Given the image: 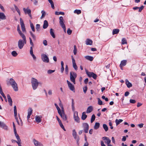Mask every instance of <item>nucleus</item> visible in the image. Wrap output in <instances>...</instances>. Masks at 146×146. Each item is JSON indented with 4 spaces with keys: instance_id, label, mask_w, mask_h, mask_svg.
Here are the masks:
<instances>
[{
    "instance_id": "f257e3e1",
    "label": "nucleus",
    "mask_w": 146,
    "mask_h": 146,
    "mask_svg": "<svg viewBox=\"0 0 146 146\" xmlns=\"http://www.w3.org/2000/svg\"><path fill=\"white\" fill-rule=\"evenodd\" d=\"M9 82L14 90L15 91H18V89L17 84L15 80L13 78H11L9 80Z\"/></svg>"
},
{
    "instance_id": "f03ea898",
    "label": "nucleus",
    "mask_w": 146,
    "mask_h": 146,
    "mask_svg": "<svg viewBox=\"0 0 146 146\" xmlns=\"http://www.w3.org/2000/svg\"><path fill=\"white\" fill-rule=\"evenodd\" d=\"M31 82L33 89L36 90L39 84L38 80L36 79L32 78L31 79Z\"/></svg>"
},
{
    "instance_id": "7ed1b4c3",
    "label": "nucleus",
    "mask_w": 146,
    "mask_h": 146,
    "mask_svg": "<svg viewBox=\"0 0 146 146\" xmlns=\"http://www.w3.org/2000/svg\"><path fill=\"white\" fill-rule=\"evenodd\" d=\"M77 77V74L74 72L72 71L70 73V81L72 82L74 84H76L75 79Z\"/></svg>"
},
{
    "instance_id": "20e7f679",
    "label": "nucleus",
    "mask_w": 146,
    "mask_h": 146,
    "mask_svg": "<svg viewBox=\"0 0 146 146\" xmlns=\"http://www.w3.org/2000/svg\"><path fill=\"white\" fill-rule=\"evenodd\" d=\"M59 23L60 26L63 29L64 32H66V27L64 23V20L63 17L62 16L60 17L59 18Z\"/></svg>"
},
{
    "instance_id": "39448f33",
    "label": "nucleus",
    "mask_w": 146,
    "mask_h": 146,
    "mask_svg": "<svg viewBox=\"0 0 146 146\" xmlns=\"http://www.w3.org/2000/svg\"><path fill=\"white\" fill-rule=\"evenodd\" d=\"M26 42L27 40L20 39L18 42V46L19 48H22L25 44L26 43Z\"/></svg>"
},
{
    "instance_id": "423d86ee",
    "label": "nucleus",
    "mask_w": 146,
    "mask_h": 146,
    "mask_svg": "<svg viewBox=\"0 0 146 146\" xmlns=\"http://www.w3.org/2000/svg\"><path fill=\"white\" fill-rule=\"evenodd\" d=\"M86 74L89 77H92L94 79H96L97 76L96 74L92 72H88L87 70H86Z\"/></svg>"
},
{
    "instance_id": "0eeeda50",
    "label": "nucleus",
    "mask_w": 146,
    "mask_h": 146,
    "mask_svg": "<svg viewBox=\"0 0 146 146\" xmlns=\"http://www.w3.org/2000/svg\"><path fill=\"white\" fill-rule=\"evenodd\" d=\"M41 56L43 62L46 63H48L49 62V59L46 54H41Z\"/></svg>"
},
{
    "instance_id": "6e6552de",
    "label": "nucleus",
    "mask_w": 146,
    "mask_h": 146,
    "mask_svg": "<svg viewBox=\"0 0 146 146\" xmlns=\"http://www.w3.org/2000/svg\"><path fill=\"white\" fill-rule=\"evenodd\" d=\"M23 9L25 14H28L31 18L32 19V17L31 15V11L29 8V7H27V9L24 8Z\"/></svg>"
},
{
    "instance_id": "1a4fd4ad",
    "label": "nucleus",
    "mask_w": 146,
    "mask_h": 146,
    "mask_svg": "<svg viewBox=\"0 0 146 146\" xmlns=\"http://www.w3.org/2000/svg\"><path fill=\"white\" fill-rule=\"evenodd\" d=\"M82 125L84 132L86 133H88L89 128L88 124L87 123H83Z\"/></svg>"
},
{
    "instance_id": "9d476101",
    "label": "nucleus",
    "mask_w": 146,
    "mask_h": 146,
    "mask_svg": "<svg viewBox=\"0 0 146 146\" xmlns=\"http://www.w3.org/2000/svg\"><path fill=\"white\" fill-rule=\"evenodd\" d=\"M67 82L70 90L74 92H75V89L74 86L68 80H67Z\"/></svg>"
},
{
    "instance_id": "9b49d317",
    "label": "nucleus",
    "mask_w": 146,
    "mask_h": 146,
    "mask_svg": "<svg viewBox=\"0 0 146 146\" xmlns=\"http://www.w3.org/2000/svg\"><path fill=\"white\" fill-rule=\"evenodd\" d=\"M74 120L77 123H79L80 121V118L78 116V112L77 111L74 112Z\"/></svg>"
},
{
    "instance_id": "f8f14e48",
    "label": "nucleus",
    "mask_w": 146,
    "mask_h": 146,
    "mask_svg": "<svg viewBox=\"0 0 146 146\" xmlns=\"http://www.w3.org/2000/svg\"><path fill=\"white\" fill-rule=\"evenodd\" d=\"M20 23L22 31L23 32H25L26 29L25 26L23 22V21L21 18L20 19Z\"/></svg>"
},
{
    "instance_id": "ddd939ff",
    "label": "nucleus",
    "mask_w": 146,
    "mask_h": 146,
    "mask_svg": "<svg viewBox=\"0 0 146 146\" xmlns=\"http://www.w3.org/2000/svg\"><path fill=\"white\" fill-rule=\"evenodd\" d=\"M58 113L59 115H60L61 118L64 121H66V122H68V121H67V117L66 115L65 114H61V111Z\"/></svg>"
},
{
    "instance_id": "4468645a",
    "label": "nucleus",
    "mask_w": 146,
    "mask_h": 146,
    "mask_svg": "<svg viewBox=\"0 0 146 146\" xmlns=\"http://www.w3.org/2000/svg\"><path fill=\"white\" fill-rule=\"evenodd\" d=\"M72 135L74 138L78 142L79 140V138L78 136H77V133L75 129L73 130Z\"/></svg>"
},
{
    "instance_id": "2eb2a0df",
    "label": "nucleus",
    "mask_w": 146,
    "mask_h": 146,
    "mask_svg": "<svg viewBox=\"0 0 146 146\" xmlns=\"http://www.w3.org/2000/svg\"><path fill=\"white\" fill-rule=\"evenodd\" d=\"M102 139L104 141V142L107 144V145L110 144L111 141L108 137H102Z\"/></svg>"
},
{
    "instance_id": "dca6fc26",
    "label": "nucleus",
    "mask_w": 146,
    "mask_h": 146,
    "mask_svg": "<svg viewBox=\"0 0 146 146\" xmlns=\"http://www.w3.org/2000/svg\"><path fill=\"white\" fill-rule=\"evenodd\" d=\"M71 58L73 64V66L74 68V69L75 70H76L78 69V67L75 61L72 56H71Z\"/></svg>"
},
{
    "instance_id": "f3484780",
    "label": "nucleus",
    "mask_w": 146,
    "mask_h": 146,
    "mask_svg": "<svg viewBox=\"0 0 146 146\" xmlns=\"http://www.w3.org/2000/svg\"><path fill=\"white\" fill-rule=\"evenodd\" d=\"M33 142L35 146H43L42 144L35 139H33Z\"/></svg>"
},
{
    "instance_id": "a211bd4d",
    "label": "nucleus",
    "mask_w": 146,
    "mask_h": 146,
    "mask_svg": "<svg viewBox=\"0 0 146 146\" xmlns=\"http://www.w3.org/2000/svg\"><path fill=\"white\" fill-rule=\"evenodd\" d=\"M14 115H15V119L16 120L18 124L19 125H20L18 121V118L17 117V113L16 107L15 106H14Z\"/></svg>"
},
{
    "instance_id": "6ab92c4d",
    "label": "nucleus",
    "mask_w": 146,
    "mask_h": 146,
    "mask_svg": "<svg viewBox=\"0 0 146 146\" xmlns=\"http://www.w3.org/2000/svg\"><path fill=\"white\" fill-rule=\"evenodd\" d=\"M33 113V109L31 108H29L28 110L27 119H28L30 117V116Z\"/></svg>"
},
{
    "instance_id": "aec40b11",
    "label": "nucleus",
    "mask_w": 146,
    "mask_h": 146,
    "mask_svg": "<svg viewBox=\"0 0 146 146\" xmlns=\"http://www.w3.org/2000/svg\"><path fill=\"white\" fill-rule=\"evenodd\" d=\"M14 133H15V136L17 139V143H20V142H21V140L19 136L18 135L17 133V131L14 132Z\"/></svg>"
},
{
    "instance_id": "412c9836",
    "label": "nucleus",
    "mask_w": 146,
    "mask_h": 146,
    "mask_svg": "<svg viewBox=\"0 0 146 146\" xmlns=\"http://www.w3.org/2000/svg\"><path fill=\"white\" fill-rule=\"evenodd\" d=\"M92 41L90 39H87L86 40V44L87 45H92Z\"/></svg>"
},
{
    "instance_id": "4be33fe9",
    "label": "nucleus",
    "mask_w": 146,
    "mask_h": 146,
    "mask_svg": "<svg viewBox=\"0 0 146 146\" xmlns=\"http://www.w3.org/2000/svg\"><path fill=\"white\" fill-rule=\"evenodd\" d=\"M6 17L4 14L2 12H0V19L2 20L6 19Z\"/></svg>"
},
{
    "instance_id": "5701e85b",
    "label": "nucleus",
    "mask_w": 146,
    "mask_h": 146,
    "mask_svg": "<svg viewBox=\"0 0 146 146\" xmlns=\"http://www.w3.org/2000/svg\"><path fill=\"white\" fill-rule=\"evenodd\" d=\"M48 23L46 20H45L44 21L43 28L44 29H46L48 26Z\"/></svg>"
},
{
    "instance_id": "b1692460",
    "label": "nucleus",
    "mask_w": 146,
    "mask_h": 146,
    "mask_svg": "<svg viewBox=\"0 0 146 146\" xmlns=\"http://www.w3.org/2000/svg\"><path fill=\"white\" fill-rule=\"evenodd\" d=\"M0 127H1L5 129H7V127L3 122L0 121Z\"/></svg>"
},
{
    "instance_id": "393cba45",
    "label": "nucleus",
    "mask_w": 146,
    "mask_h": 146,
    "mask_svg": "<svg viewBox=\"0 0 146 146\" xmlns=\"http://www.w3.org/2000/svg\"><path fill=\"white\" fill-rule=\"evenodd\" d=\"M93 110V107L92 106H89L87 109L86 113H89L91 112Z\"/></svg>"
},
{
    "instance_id": "a878e982",
    "label": "nucleus",
    "mask_w": 146,
    "mask_h": 146,
    "mask_svg": "<svg viewBox=\"0 0 146 146\" xmlns=\"http://www.w3.org/2000/svg\"><path fill=\"white\" fill-rule=\"evenodd\" d=\"M87 115L86 114V112H84L82 113L81 119L83 120H84L87 118Z\"/></svg>"
},
{
    "instance_id": "bb28decb",
    "label": "nucleus",
    "mask_w": 146,
    "mask_h": 146,
    "mask_svg": "<svg viewBox=\"0 0 146 146\" xmlns=\"http://www.w3.org/2000/svg\"><path fill=\"white\" fill-rule=\"evenodd\" d=\"M126 84L128 88H129L132 86V84L130 83L127 79H126L125 80Z\"/></svg>"
},
{
    "instance_id": "cd10ccee",
    "label": "nucleus",
    "mask_w": 146,
    "mask_h": 146,
    "mask_svg": "<svg viewBox=\"0 0 146 146\" xmlns=\"http://www.w3.org/2000/svg\"><path fill=\"white\" fill-rule=\"evenodd\" d=\"M127 60H123L121 61V62L120 64V65H121V66H125L127 63Z\"/></svg>"
},
{
    "instance_id": "c85d7f7f",
    "label": "nucleus",
    "mask_w": 146,
    "mask_h": 146,
    "mask_svg": "<svg viewBox=\"0 0 146 146\" xmlns=\"http://www.w3.org/2000/svg\"><path fill=\"white\" fill-rule=\"evenodd\" d=\"M100 124L98 122H96L94 126V128L95 129H98L100 127Z\"/></svg>"
},
{
    "instance_id": "c756f323",
    "label": "nucleus",
    "mask_w": 146,
    "mask_h": 146,
    "mask_svg": "<svg viewBox=\"0 0 146 146\" xmlns=\"http://www.w3.org/2000/svg\"><path fill=\"white\" fill-rule=\"evenodd\" d=\"M85 58L88 60H89L90 61H92L93 60V57L89 56H85Z\"/></svg>"
},
{
    "instance_id": "7c9ffc66",
    "label": "nucleus",
    "mask_w": 146,
    "mask_h": 146,
    "mask_svg": "<svg viewBox=\"0 0 146 146\" xmlns=\"http://www.w3.org/2000/svg\"><path fill=\"white\" fill-rule=\"evenodd\" d=\"M123 121V120L122 119H116L115 121L116 125H118L120 123L122 122Z\"/></svg>"
},
{
    "instance_id": "2f4dec72",
    "label": "nucleus",
    "mask_w": 146,
    "mask_h": 146,
    "mask_svg": "<svg viewBox=\"0 0 146 146\" xmlns=\"http://www.w3.org/2000/svg\"><path fill=\"white\" fill-rule=\"evenodd\" d=\"M19 34L23 38L22 40H26V37L25 35L22 32L19 33Z\"/></svg>"
},
{
    "instance_id": "473e14b6",
    "label": "nucleus",
    "mask_w": 146,
    "mask_h": 146,
    "mask_svg": "<svg viewBox=\"0 0 146 146\" xmlns=\"http://www.w3.org/2000/svg\"><path fill=\"white\" fill-rule=\"evenodd\" d=\"M119 29H113V35H114L115 34H117L119 32Z\"/></svg>"
},
{
    "instance_id": "72a5a7b5",
    "label": "nucleus",
    "mask_w": 146,
    "mask_h": 146,
    "mask_svg": "<svg viewBox=\"0 0 146 146\" xmlns=\"http://www.w3.org/2000/svg\"><path fill=\"white\" fill-rule=\"evenodd\" d=\"M50 33L53 38H55V36L53 32V30L52 29H51L50 30Z\"/></svg>"
},
{
    "instance_id": "f704fd0d",
    "label": "nucleus",
    "mask_w": 146,
    "mask_h": 146,
    "mask_svg": "<svg viewBox=\"0 0 146 146\" xmlns=\"http://www.w3.org/2000/svg\"><path fill=\"white\" fill-rule=\"evenodd\" d=\"M35 120L38 123H40L41 122V119L39 116H36L35 117Z\"/></svg>"
},
{
    "instance_id": "c9c22d12",
    "label": "nucleus",
    "mask_w": 146,
    "mask_h": 146,
    "mask_svg": "<svg viewBox=\"0 0 146 146\" xmlns=\"http://www.w3.org/2000/svg\"><path fill=\"white\" fill-rule=\"evenodd\" d=\"M49 3L51 5V7L53 9H54V3L52 0H48Z\"/></svg>"
},
{
    "instance_id": "e433bc0d",
    "label": "nucleus",
    "mask_w": 146,
    "mask_h": 146,
    "mask_svg": "<svg viewBox=\"0 0 146 146\" xmlns=\"http://www.w3.org/2000/svg\"><path fill=\"white\" fill-rule=\"evenodd\" d=\"M74 100L72 99V110L74 111L75 110V108L74 106Z\"/></svg>"
},
{
    "instance_id": "4c0bfd02",
    "label": "nucleus",
    "mask_w": 146,
    "mask_h": 146,
    "mask_svg": "<svg viewBox=\"0 0 146 146\" xmlns=\"http://www.w3.org/2000/svg\"><path fill=\"white\" fill-rule=\"evenodd\" d=\"M103 127L105 131L106 132L108 130V127L106 124H103Z\"/></svg>"
},
{
    "instance_id": "58836bf2",
    "label": "nucleus",
    "mask_w": 146,
    "mask_h": 146,
    "mask_svg": "<svg viewBox=\"0 0 146 146\" xmlns=\"http://www.w3.org/2000/svg\"><path fill=\"white\" fill-rule=\"evenodd\" d=\"M14 7H15V10L17 11V12L18 13L19 15L20 16L21 15V13H20V11L19 9L17 7L16 5H14Z\"/></svg>"
},
{
    "instance_id": "ea45409f",
    "label": "nucleus",
    "mask_w": 146,
    "mask_h": 146,
    "mask_svg": "<svg viewBox=\"0 0 146 146\" xmlns=\"http://www.w3.org/2000/svg\"><path fill=\"white\" fill-rule=\"evenodd\" d=\"M40 25L38 24H37L36 26V29L37 31L39 32L40 31Z\"/></svg>"
},
{
    "instance_id": "a19ab883",
    "label": "nucleus",
    "mask_w": 146,
    "mask_h": 146,
    "mask_svg": "<svg viewBox=\"0 0 146 146\" xmlns=\"http://www.w3.org/2000/svg\"><path fill=\"white\" fill-rule=\"evenodd\" d=\"M41 13L42 14V15L41 17H40L41 19H43L44 17L46 15L45 12L44 10L42 11Z\"/></svg>"
},
{
    "instance_id": "79ce46f5",
    "label": "nucleus",
    "mask_w": 146,
    "mask_h": 146,
    "mask_svg": "<svg viewBox=\"0 0 146 146\" xmlns=\"http://www.w3.org/2000/svg\"><path fill=\"white\" fill-rule=\"evenodd\" d=\"M55 15H64V13L63 12H57L56 11L55 13Z\"/></svg>"
},
{
    "instance_id": "37998d69",
    "label": "nucleus",
    "mask_w": 146,
    "mask_h": 146,
    "mask_svg": "<svg viewBox=\"0 0 146 146\" xmlns=\"http://www.w3.org/2000/svg\"><path fill=\"white\" fill-rule=\"evenodd\" d=\"M74 13H76L78 15H79L81 13V11L80 10L76 9L74 11Z\"/></svg>"
},
{
    "instance_id": "c03bdc74",
    "label": "nucleus",
    "mask_w": 146,
    "mask_h": 146,
    "mask_svg": "<svg viewBox=\"0 0 146 146\" xmlns=\"http://www.w3.org/2000/svg\"><path fill=\"white\" fill-rule=\"evenodd\" d=\"M121 43L122 44H123L127 43L126 39L125 38H123L122 39Z\"/></svg>"
},
{
    "instance_id": "a18cd8bd",
    "label": "nucleus",
    "mask_w": 146,
    "mask_h": 146,
    "mask_svg": "<svg viewBox=\"0 0 146 146\" xmlns=\"http://www.w3.org/2000/svg\"><path fill=\"white\" fill-rule=\"evenodd\" d=\"M95 116L94 114L92 115L91 119V122L92 123L95 120Z\"/></svg>"
},
{
    "instance_id": "49530a36",
    "label": "nucleus",
    "mask_w": 146,
    "mask_h": 146,
    "mask_svg": "<svg viewBox=\"0 0 146 146\" xmlns=\"http://www.w3.org/2000/svg\"><path fill=\"white\" fill-rule=\"evenodd\" d=\"M30 26H31V27L32 29V30L33 32H35V28L34 27L33 25V24L31 22V21L30 22Z\"/></svg>"
},
{
    "instance_id": "de8ad7c7",
    "label": "nucleus",
    "mask_w": 146,
    "mask_h": 146,
    "mask_svg": "<svg viewBox=\"0 0 146 146\" xmlns=\"http://www.w3.org/2000/svg\"><path fill=\"white\" fill-rule=\"evenodd\" d=\"M77 49L76 46L75 45L74 46V50L73 51L74 54V55H76L77 53Z\"/></svg>"
},
{
    "instance_id": "09e8293b",
    "label": "nucleus",
    "mask_w": 146,
    "mask_h": 146,
    "mask_svg": "<svg viewBox=\"0 0 146 146\" xmlns=\"http://www.w3.org/2000/svg\"><path fill=\"white\" fill-rule=\"evenodd\" d=\"M54 105H55V106H56V108L58 110V113H59V112H60L61 111V110H60V109L59 108V107L58 106V105L56 104L55 103L54 104Z\"/></svg>"
},
{
    "instance_id": "8fccbe9b",
    "label": "nucleus",
    "mask_w": 146,
    "mask_h": 146,
    "mask_svg": "<svg viewBox=\"0 0 146 146\" xmlns=\"http://www.w3.org/2000/svg\"><path fill=\"white\" fill-rule=\"evenodd\" d=\"M12 55L14 57L16 56L17 55V52L15 51H13L11 52Z\"/></svg>"
},
{
    "instance_id": "3c124183",
    "label": "nucleus",
    "mask_w": 146,
    "mask_h": 146,
    "mask_svg": "<svg viewBox=\"0 0 146 146\" xmlns=\"http://www.w3.org/2000/svg\"><path fill=\"white\" fill-rule=\"evenodd\" d=\"M61 127L64 131H66V129H65L64 126L62 124V122L59 123Z\"/></svg>"
},
{
    "instance_id": "603ef678",
    "label": "nucleus",
    "mask_w": 146,
    "mask_h": 146,
    "mask_svg": "<svg viewBox=\"0 0 146 146\" xmlns=\"http://www.w3.org/2000/svg\"><path fill=\"white\" fill-rule=\"evenodd\" d=\"M30 33L31 35L32 36L33 39L34 40H36V38L35 36L31 32H30Z\"/></svg>"
},
{
    "instance_id": "864d4df0",
    "label": "nucleus",
    "mask_w": 146,
    "mask_h": 146,
    "mask_svg": "<svg viewBox=\"0 0 146 146\" xmlns=\"http://www.w3.org/2000/svg\"><path fill=\"white\" fill-rule=\"evenodd\" d=\"M98 104L99 105H102V102L101 100L99 98H98Z\"/></svg>"
},
{
    "instance_id": "5fc2aeb1",
    "label": "nucleus",
    "mask_w": 146,
    "mask_h": 146,
    "mask_svg": "<svg viewBox=\"0 0 146 146\" xmlns=\"http://www.w3.org/2000/svg\"><path fill=\"white\" fill-rule=\"evenodd\" d=\"M72 33V31L70 29L68 28L67 31V33L69 35H70Z\"/></svg>"
},
{
    "instance_id": "6e6d98bb",
    "label": "nucleus",
    "mask_w": 146,
    "mask_h": 146,
    "mask_svg": "<svg viewBox=\"0 0 146 146\" xmlns=\"http://www.w3.org/2000/svg\"><path fill=\"white\" fill-rule=\"evenodd\" d=\"M8 100V102L9 103V105L11 106H12V100L11 98L9 99Z\"/></svg>"
},
{
    "instance_id": "4d7b16f0",
    "label": "nucleus",
    "mask_w": 146,
    "mask_h": 146,
    "mask_svg": "<svg viewBox=\"0 0 146 146\" xmlns=\"http://www.w3.org/2000/svg\"><path fill=\"white\" fill-rule=\"evenodd\" d=\"M144 7V6L143 5H142L140 7H139V8L138 9H139V12H141V11L142 9H143Z\"/></svg>"
},
{
    "instance_id": "13d9d810",
    "label": "nucleus",
    "mask_w": 146,
    "mask_h": 146,
    "mask_svg": "<svg viewBox=\"0 0 146 146\" xmlns=\"http://www.w3.org/2000/svg\"><path fill=\"white\" fill-rule=\"evenodd\" d=\"M55 70H48L47 71V73L48 74H50L54 72Z\"/></svg>"
},
{
    "instance_id": "bf43d9fd",
    "label": "nucleus",
    "mask_w": 146,
    "mask_h": 146,
    "mask_svg": "<svg viewBox=\"0 0 146 146\" xmlns=\"http://www.w3.org/2000/svg\"><path fill=\"white\" fill-rule=\"evenodd\" d=\"M29 38V40H30V44L32 46H32V47H33V46H34V44L32 42V40L31 39V38L30 37Z\"/></svg>"
},
{
    "instance_id": "052dcab7",
    "label": "nucleus",
    "mask_w": 146,
    "mask_h": 146,
    "mask_svg": "<svg viewBox=\"0 0 146 146\" xmlns=\"http://www.w3.org/2000/svg\"><path fill=\"white\" fill-rule=\"evenodd\" d=\"M65 71L66 73V74H67L68 72V66L66 65V67L65 68Z\"/></svg>"
},
{
    "instance_id": "680f3d73",
    "label": "nucleus",
    "mask_w": 146,
    "mask_h": 146,
    "mask_svg": "<svg viewBox=\"0 0 146 146\" xmlns=\"http://www.w3.org/2000/svg\"><path fill=\"white\" fill-rule=\"evenodd\" d=\"M17 31L19 33L21 32V31L20 29V26L19 25H18L17 27Z\"/></svg>"
},
{
    "instance_id": "e2e57ef3",
    "label": "nucleus",
    "mask_w": 146,
    "mask_h": 146,
    "mask_svg": "<svg viewBox=\"0 0 146 146\" xmlns=\"http://www.w3.org/2000/svg\"><path fill=\"white\" fill-rule=\"evenodd\" d=\"M30 53L31 54V55L33 54V47L32 46H31L30 47Z\"/></svg>"
},
{
    "instance_id": "0e129e2a",
    "label": "nucleus",
    "mask_w": 146,
    "mask_h": 146,
    "mask_svg": "<svg viewBox=\"0 0 146 146\" xmlns=\"http://www.w3.org/2000/svg\"><path fill=\"white\" fill-rule=\"evenodd\" d=\"M130 102L132 104H135L136 102V101L134 100L130 99Z\"/></svg>"
},
{
    "instance_id": "69168bd1",
    "label": "nucleus",
    "mask_w": 146,
    "mask_h": 146,
    "mask_svg": "<svg viewBox=\"0 0 146 146\" xmlns=\"http://www.w3.org/2000/svg\"><path fill=\"white\" fill-rule=\"evenodd\" d=\"M13 125L14 130V132H16L17 131L14 122H13Z\"/></svg>"
},
{
    "instance_id": "338daca9",
    "label": "nucleus",
    "mask_w": 146,
    "mask_h": 146,
    "mask_svg": "<svg viewBox=\"0 0 146 146\" xmlns=\"http://www.w3.org/2000/svg\"><path fill=\"white\" fill-rule=\"evenodd\" d=\"M43 44L45 45V46H46L47 45V42L46 40H44L43 41Z\"/></svg>"
},
{
    "instance_id": "774afa93",
    "label": "nucleus",
    "mask_w": 146,
    "mask_h": 146,
    "mask_svg": "<svg viewBox=\"0 0 146 146\" xmlns=\"http://www.w3.org/2000/svg\"><path fill=\"white\" fill-rule=\"evenodd\" d=\"M144 124L143 123H141L140 124H139L137 126L139 127L140 128H141L143 127V125Z\"/></svg>"
}]
</instances>
